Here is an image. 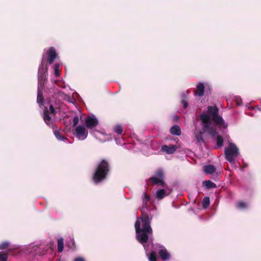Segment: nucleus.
Returning a JSON list of instances; mask_svg holds the SVG:
<instances>
[{"instance_id": "obj_11", "label": "nucleus", "mask_w": 261, "mask_h": 261, "mask_svg": "<svg viewBox=\"0 0 261 261\" xmlns=\"http://www.w3.org/2000/svg\"><path fill=\"white\" fill-rule=\"evenodd\" d=\"M46 55L48 57V62L51 64L58 57V54L53 47H50L46 50Z\"/></svg>"}, {"instance_id": "obj_31", "label": "nucleus", "mask_w": 261, "mask_h": 261, "mask_svg": "<svg viewBox=\"0 0 261 261\" xmlns=\"http://www.w3.org/2000/svg\"><path fill=\"white\" fill-rule=\"evenodd\" d=\"M237 206L239 209L242 210L246 208L247 207V204L244 202L240 201L238 202Z\"/></svg>"}, {"instance_id": "obj_30", "label": "nucleus", "mask_w": 261, "mask_h": 261, "mask_svg": "<svg viewBox=\"0 0 261 261\" xmlns=\"http://www.w3.org/2000/svg\"><path fill=\"white\" fill-rule=\"evenodd\" d=\"M123 128L122 125H117L115 126V133L118 135H122Z\"/></svg>"}, {"instance_id": "obj_23", "label": "nucleus", "mask_w": 261, "mask_h": 261, "mask_svg": "<svg viewBox=\"0 0 261 261\" xmlns=\"http://www.w3.org/2000/svg\"><path fill=\"white\" fill-rule=\"evenodd\" d=\"M154 174L155 177L159 178V179H162L164 180V173L162 169H159L157 170L155 172Z\"/></svg>"}, {"instance_id": "obj_35", "label": "nucleus", "mask_w": 261, "mask_h": 261, "mask_svg": "<svg viewBox=\"0 0 261 261\" xmlns=\"http://www.w3.org/2000/svg\"><path fill=\"white\" fill-rule=\"evenodd\" d=\"M49 110L50 111L51 114H53L54 115H55L56 114V112L55 110V109L53 107L52 105H50L49 106Z\"/></svg>"}, {"instance_id": "obj_13", "label": "nucleus", "mask_w": 261, "mask_h": 261, "mask_svg": "<svg viewBox=\"0 0 261 261\" xmlns=\"http://www.w3.org/2000/svg\"><path fill=\"white\" fill-rule=\"evenodd\" d=\"M177 149V147L173 145H164L162 146L161 150L168 154L174 153Z\"/></svg>"}, {"instance_id": "obj_33", "label": "nucleus", "mask_w": 261, "mask_h": 261, "mask_svg": "<svg viewBox=\"0 0 261 261\" xmlns=\"http://www.w3.org/2000/svg\"><path fill=\"white\" fill-rule=\"evenodd\" d=\"M10 245L9 242H4L0 244V249H5L7 248Z\"/></svg>"}, {"instance_id": "obj_37", "label": "nucleus", "mask_w": 261, "mask_h": 261, "mask_svg": "<svg viewBox=\"0 0 261 261\" xmlns=\"http://www.w3.org/2000/svg\"><path fill=\"white\" fill-rule=\"evenodd\" d=\"M74 261H85V259L83 257L79 256V257H76L74 259Z\"/></svg>"}, {"instance_id": "obj_22", "label": "nucleus", "mask_w": 261, "mask_h": 261, "mask_svg": "<svg viewBox=\"0 0 261 261\" xmlns=\"http://www.w3.org/2000/svg\"><path fill=\"white\" fill-rule=\"evenodd\" d=\"M165 196V191L164 189H160L156 192V197L158 199H162Z\"/></svg>"}, {"instance_id": "obj_1", "label": "nucleus", "mask_w": 261, "mask_h": 261, "mask_svg": "<svg viewBox=\"0 0 261 261\" xmlns=\"http://www.w3.org/2000/svg\"><path fill=\"white\" fill-rule=\"evenodd\" d=\"M142 223V228H141V223L137 220L135 224L137 238L142 244L147 242L149 236L152 234V230L150 226L151 220L148 215H145L144 217H140Z\"/></svg>"}, {"instance_id": "obj_34", "label": "nucleus", "mask_w": 261, "mask_h": 261, "mask_svg": "<svg viewBox=\"0 0 261 261\" xmlns=\"http://www.w3.org/2000/svg\"><path fill=\"white\" fill-rule=\"evenodd\" d=\"M79 122V118L77 116H75L73 118V126H76Z\"/></svg>"}, {"instance_id": "obj_15", "label": "nucleus", "mask_w": 261, "mask_h": 261, "mask_svg": "<svg viewBox=\"0 0 261 261\" xmlns=\"http://www.w3.org/2000/svg\"><path fill=\"white\" fill-rule=\"evenodd\" d=\"M148 181H151L153 185H156L159 184L163 187H165L166 185L165 182L163 179L156 178L154 176L150 177L148 179Z\"/></svg>"}, {"instance_id": "obj_9", "label": "nucleus", "mask_w": 261, "mask_h": 261, "mask_svg": "<svg viewBox=\"0 0 261 261\" xmlns=\"http://www.w3.org/2000/svg\"><path fill=\"white\" fill-rule=\"evenodd\" d=\"M98 123L97 118L93 114L88 116L85 119L86 125L89 129H92L98 125Z\"/></svg>"}, {"instance_id": "obj_28", "label": "nucleus", "mask_w": 261, "mask_h": 261, "mask_svg": "<svg viewBox=\"0 0 261 261\" xmlns=\"http://www.w3.org/2000/svg\"><path fill=\"white\" fill-rule=\"evenodd\" d=\"M60 64L59 63H57L55 65L54 69V75L56 77H59L60 75Z\"/></svg>"}, {"instance_id": "obj_40", "label": "nucleus", "mask_w": 261, "mask_h": 261, "mask_svg": "<svg viewBox=\"0 0 261 261\" xmlns=\"http://www.w3.org/2000/svg\"><path fill=\"white\" fill-rule=\"evenodd\" d=\"M32 246V245H30L29 247H31Z\"/></svg>"}, {"instance_id": "obj_8", "label": "nucleus", "mask_w": 261, "mask_h": 261, "mask_svg": "<svg viewBox=\"0 0 261 261\" xmlns=\"http://www.w3.org/2000/svg\"><path fill=\"white\" fill-rule=\"evenodd\" d=\"M155 249L162 260H166L170 259L171 257L170 254L168 252L164 246L161 245L156 246Z\"/></svg>"}, {"instance_id": "obj_17", "label": "nucleus", "mask_w": 261, "mask_h": 261, "mask_svg": "<svg viewBox=\"0 0 261 261\" xmlns=\"http://www.w3.org/2000/svg\"><path fill=\"white\" fill-rule=\"evenodd\" d=\"M216 168L214 165H208L204 166L203 171L207 174H213L216 171Z\"/></svg>"}, {"instance_id": "obj_6", "label": "nucleus", "mask_w": 261, "mask_h": 261, "mask_svg": "<svg viewBox=\"0 0 261 261\" xmlns=\"http://www.w3.org/2000/svg\"><path fill=\"white\" fill-rule=\"evenodd\" d=\"M51 82L55 83V85L53 87L47 89L48 92L51 95L55 98H62L63 99L67 101H69V99L70 98V96L67 94H65L64 92L59 91L56 87L57 80L52 79Z\"/></svg>"}, {"instance_id": "obj_10", "label": "nucleus", "mask_w": 261, "mask_h": 261, "mask_svg": "<svg viewBox=\"0 0 261 261\" xmlns=\"http://www.w3.org/2000/svg\"><path fill=\"white\" fill-rule=\"evenodd\" d=\"M150 200V196L149 194H148L146 192H144L143 194V205L141 208L140 210L141 211L142 216L144 217L145 215H148L146 213V210H147V207L148 206V202Z\"/></svg>"}, {"instance_id": "obj_2", "label": "nucleus", "mask_w": 261, "mask_h": 261, "mask_svg": "<svg viewBox=\"0 0 261 261\" xmlns=\"http://www.w3.org/2000/svg\"><path fill=\"white\" fill-rule=\"evenodd\" d=\"M47 72V67L46 65H44L42 61L39 67L38 74V84L37 102L40 107L43 106L44 103V98L42 96V90Z\"/></svg>"}, {"instance_id": "obj_19", "label": "nucleus", "mask_w": 261, "mask_h": 261, "mask_svg": "<svg viewBox=\"0 0 261 261\" xmlns=\"http://www.w3.org/2000/svg\"><path fill=\"white\" fill-rule=\"evenodd\" d=\"M54 134L56 138L59 141L65 142L66 140H68L67 138L63 137L62 136L61 133L58 130H54Z\"/></svg>"}, {"instance_id": "obj_26", "label": "nucleus", "mask_w": 261, "mask_h": 261, "mask_svg": "<svg viewBox=\"0 0 261 261\" xmlns=\"http://www.w3.org/2000/svg\"><path fill=\"white\" fill-rule=\"evenodd\" d=\"M224 140L222 137L218 135L217 137L216 145L218 148L221 147L223 145Z\"/></svg>"}, {"instance_id": "obj_3", "label": "nucleus", "mask_w": 261, "mask_h": 261, "mask_svg": "<svg viewBox=\"0 0 261 261\" xmlns=\"http://www.w3.org/2000/svg\"><path fill=\"white\" fill-rule=\"evenodd\" d=\"M109 171L110 167L108 162L105 160L101 161L98 164L92 176L94 182L97 184L103 180L107 177Z\"/></svg>"}, {"instance_id": "obj_12", "label": "nucleus", "mask_w": 261, "mask_h": 261, "mask_svg": "<svg viewBox=\"0 0 261 261\" xmlns=\"http://www.w3.org/2000/svg\"><path fill=\"white\" fill-rule=\"evenodd\" d=\"M43 117L45 123L50 126H53L54 120L53 118L48 115V111L47 108H45L43 110Z\"/></svg>"}, {"instance_id": "obj_29", "label": "nucleus", "mask_w": 261, "mask_h": 261, "mask_svg": "<svg viewBox=\"0 0 261 261\" xmlns=\"http://www.w3.org/2000/svg\"><path fill=\"white\" fill-rule=\"evenodd\" d=\"M155 251H152L149 257V261H156V253Z\"/></svg>"}, {"instance_id": "obj_32", "label": "nucleus", "mask_w": 261, "mask_h": 261, "mask_svg": "<svg viewBox=\"0 0 261 261\" xmlns=\"http://www.w3.org/2000/svg\"><path fill=\"white\" fill-rule=\"evenodd\" d=\"M7 254L3 252H0V261H7Z\"/></svg>"}, {"instance_id": "obj_16", "label": "nucleus", "mask_w": 261, "mask_h": 261, "mask_svg": "<svg viewBox=\"0 0 261 261\" xmlns=\"http://www.w3.org/2000/svg\"><path fill=\"white\" fill-rule=\"evenodd\" d=\"M96 139L99 140L101 142H105L109 141L111 138L106 135L105 134L100 132H97V134L95 135Z\"/></svg>"}, {"instance_id": "obj_7", "label": "nucleus", "mask_w": 261, "mask_h": 261, "mask_svg": "<svg viewBox=\"0 0 261 261\" xmlns=\"http://www.w3.org/2000/svg\"><path fill=\"white\" fill-rule=\"evenodd\" d=\"M88 135V132L83 125H80L76 127L74 135L79 140L83 141L85 140Z\"/></svg>"}, {"instance_id": "obj_24", "label": "nucleus", "mask_w": 261, "mask_h": 261, "mask_svg": "<svg viewBox=\"0 0 261 261\" xmlns=\"http://www.w3.org/2000/svg\"><path fill=\"white\" fill-rule=\"evenodd\" d=\"M202 133L201 131L197 132L195 134V138L197 142L201 144L202 142H204L203 137H202Z\"/></svg>"}, {"instance_id": "obj_5", "label": "nucleus", "mask_w": 261, "mask_h": 261, "mask_svg": "<svg viewBox=\"0 0 261 261\" xmlns=\"http://www.w3.org/2000/svg\"><path fill=\"white\" fill-rule=\"evenodd\" d=\"M224 153L226 160L230 163H232L238 156L239 151L234 143H230L228 147L225 148Z\"/></svg>"}, {"instance_id": "obj_25", "label": "nucleus", "mask_w": 261, "mask_h": 261, "mask_svg": "<svg viewBox=\"0 0 261 261\" xmlns=\"http://www.w3.org/2000/svg\"><path fill=\"white\" fill-rule=\"evenodd\" d=\"M64 248V241L62 238H60L58 240V249L59 252L63 251Z\"/></svg>"}, {"instance_id": "obj_21", "label": "nucleus", "mask_w": 261, "mask_h": 261, "mask_svg": "<svg viewBox=\"0 0 261 261\" xmlns=\"http://www.w3.org/2000/svg\"><path fill=\"white\" fill-rule=\"evenodd\" d=\"M200 120L203 124L211 123L210 122V117L208 114H201L200 115Z\"/></svg>"}, {"instance_id": "obj_20", "label": "nucleus", "mask_w": 261, "mask_h": 261, "mask_svg": "<svg viewBox=\"0 0 261 261\" xmlns=\"http://www.w3.org/2000/svg\"><path fill=\"white\" fill-rule=\"evenodd\" d=\"M203 185L207 189L215 188L216 185L211 180H205L203 181Z\"/></svg>"}, {"instance_id": "obj_4", "label": "nucleus", "mask_w": 261, "mask_h": 261, "mask_svg": "<svg viewBox=\"0 0 261 261\" xmlns=\"http://www.w3.org/2000/svg\"><path fill=\"white\" fill-rule=\"evenodd\" d=\"M219 109L216 106H208L207 108V114L211 117L212 121L220 127L226 128L227 124L225 123L222 117L218 115Z\"/></svg>"}, {"instance_id": "obj_18", "label": "nucleus", "mask_w": 261, "mask_h": 261, "mask_svg": "<svg viewBox=\"0 0 261 261\" xmlns=\"http://www.w3.org/2000/svg\"><path fill=\"white\" fill-rule=\"evenodd\" d=\"M170 133L172 135L179 136L181 134V130L178 125H174L170 129Z\"/></svg>"}, {"instance_id": "obj_39", "label": "nucleus", "mask_w": 261, "mask_h": 261, "mask_svg": "<svg viewBox=\"0 0 261 261\" xmlns=\"http://www.w3.org/2000/svg\"><path fill=\"white\" fill-rule=\"evenodd\" d=\"M210 133L212 136H214L215 134H217V132L215 130H212V131H211V132H210Z\"/></svg>"}, {"instance_id": "obj_14", "label": "nucleus", "mask_w": 261, "mask_h": 261, "mask_svg": "<svg viewBox=\"0 0 261 261\" xmlns=\"http://www.w3.org/2000/svg\"><path fill=\"white\" fill-rule=\"evenodd\" d=\"M204 91V86L202 83H200L197 86L196 90L195 91V94L199 96L203 95Z\"/></svg>"}, {"instance_id": "obj_36", "label": "nucleus", "mask_w": 261, "mask_h": 261, "mask_svg": "<svg viewBox=\"0 0 261 261\" xmlns=\"http://www.w3.org/2000/svg\"><path fill=\"white\" fill-rule=\"evenodd\" d=\"M182 103L183 104V107L184 109H186L188 106V102L185 100H182Z\"/></svg>"}, {"instance_id": "obj_27", "label": "nucleus", "mask_w": 261, "mask_h": 261, "mask_svg": "<svg viewBox=\"0 0 261 261\" xmlns=\"http://www.w3.org/2000/svg\"><path fill=\"white\" fill-rule=\"evenodd\" d=\"M202 207L203 208H206L210 205V198L207 196H205L204 197L202 200Z\"/></svg>"}, {"instance_id": "obj_38", "label": "nucleus", "mask_w": 261, "mask_h": 261, "mask_svg": "<svg viewBox=\"0 0 261 261\" xmlns=\"http://www.w3.org/2000/svg\"><path fill=\"white\" fill-rule=\"evenodd\" d=\"M210 124L211 123H206V124H203V128L205 129H210Z\"/></svg>"}]
</instances>
